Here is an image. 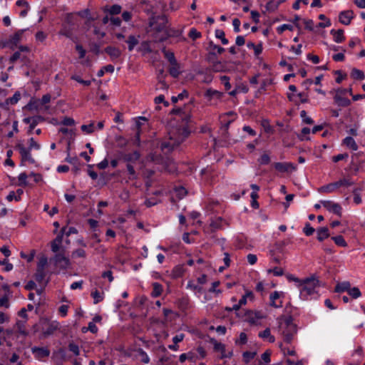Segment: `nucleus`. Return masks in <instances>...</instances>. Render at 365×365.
I'll list each match as a JSON object with an SVG mask.
<instances>
[{
  "instance_id": "44",
  "label": "nucleus",
  "mask_w": 365,
  "mask_h": 365,
  "mask_svg": "<svg viewBox=\"0 0 365 365\" xmlns=\"http://www.w3.org/2000/svg\"><path fill=\"white\" fill-rule=\"evenodd\" d=\"M222 218L220 217H218L211 221L210 227L215 231V230H219L222 227Z\"/></svg>"
},
{
  "instance_id": "1",
  "label": "nucleus",
  "mask_w": 365,
  "mask_h": 365,
  "mask_svg": "<svg viewBox=\"0 0 365 365\" xmlns=\"http://www.w3.org/2000/svg\"><path fill=\"white\" fill-rule=\"evenodd\" d=\"M170 113L178 115V120L181 119L182 120V123L180 126L181 128L178 129L179 133L178 135L174 130H172L169 133V139L160 143V148L164 153L171 152L173 150H174L175 148L180 145L189 135L190 133L189 129L187 127V123L190 119V114L187 113L181 108H173L170 111Z\"/></svg>"
},
{
  "instance_id": "38",
  "label": "nucleus",
  "mask_w": 365,
  "mask_h": 365,
  "mask_svg": "<svg viewBox=\"0 0 365 365\" xmlns=\"http://www.w3.org/2000/svg\"><path fill=\"white\" fill-rule=\"evenodd\" d=\"M46 272L45 269H36L35 273V279L38 283H43L46 277Z\"/></svg>"
},
{
  "instance_id": "20",
  "label": "nucleus",
  "mask_w": 365,
  "mask_h": 365,
  "mask_svg": "<svg viewBox=\"0 0 365 365\" xmlns=\"http://www.w3.org/2000/svg\"><path fill=\"white\" fill-rule=\"evenodd\" d=\"M330 34L333 36L334 41L336 43H341L345 41V36L343 29L334 30L331 29Z\"/></svg>"
},
{
  "instance_id": "21",
  "label": "nucleus",
  "mask_w": 365,
  "mask_h": 365,
  "mask_svg": "<svg viewBox=\"0 0 365 365\" xmlns=\"http://www.w3.org/2000/svg\"><path fill=\"white\" fill-rule=\"evenodd\" d=\"M126 169L128 173V180H126V182H128L129 181H133L138 178V174L136 173L133 165L130 163H127L126 165Z\"/></svg>"
},
{
  "instance_id": "30",
  "label": "nucleus",
  "mask_w": 365,
  "mask_h": 365,
  "mask_svg": "<svg viewBox=\"0 0 365 365\" xmlns=\"http://www.w3.org/2000/svg\"><path fill=\"white\" fill-rule=\"evenodd\" d=\"M211 71L207 68L205 69H201L197 71V74L204 75L205 78L203 79V82L206 83H209L212 81V76L211 75Z\"/></svg>"
},
{
  "instance_id": "59",
  "label": "nucleus",
  "mask_w": 365,
  "mask_h": 365,
  "mask_svg": "<svg viewBox=\"0 0 365 365\" xmlns=\"http://www.w3.org/2000/svg\"><path fill=\"white\" fill-rule=\"evenodd\" d=\"M94 123L91 122L88 125H82L81 129L82 131L86 132L88 134H91L94 131Z\"/></svg>"
},
{
  "instance_id": "56",
  "label": "nucleus",
  "mask_w": 365,
  "mask_h": 365,
  "mask_svg": "<svg viewBox=\"0 0 365 365\" xmlns=\"http://www.w3.org/2000/svg\"><path fill=\"white\" fill-rule=\"evenodd\" d=\"M121 9L122 8L120 5L113 4L109 8V9H108V11L111 15H117L121 12Z\"/></svg>"
},
{
  "instance_id": "55",
  "label": "nucleus",
  "mask_w": 365,
  "mask_h": 365,
  "mask_svg": "<svg viewBox=\"0 0 365 365\" xmlns=\"http://www.w3.org/2000/svg\"><path fill=\"white\" fill-rule=\"evenodd\" d=\"M20 99H21V93H20V92L19 91H16L12 97H10V98H7V101H9V103L11 105H15V104H16L19 102V101Z\"/></svg>"
},
{
  "instance_id": "11",
  "label": "nucleus",
  "mask_w": 365,
  "mask_h": 365,
  "mask_svg": "<svg viewBox=\"0 0 365 365\" xmlns=\"http://www.w3.org/2000/svg\"><path fill=\"white\" fill-rule=\"evenodd\" d=\"M26 29H20L17 31L14 35L11 36L5 42L4 46L9 47L14 49V47L20 42L24 32Z\"/></svg>"
},
{
  "instance_id": "27",
  "label": "nucleus",
  "mask_w": 365,
  "mask_h": 365,
  "mask_svg": "<svg viewBox=\"0 0 365 365\" xmlns=\"http://www.w3.org/2000/svg\"><path fill=\"white\" fill-rule=\"evenodd\" d=\"M125 42L128 43V51H132L134 49L135 46L138 44L139 41L135 36L130 35L125 40Z\"/></svg>"
},
{
  "instance_id": "51",
  "label": "nucleus",
  "mask_w": 365,
  "mask_h": 365,
  "mask_svg": "<svg viewBox=\"0 0 365 365\" xmlns=\"http://www.w3.org/2000/svg\"><path fill=\"white\" fill-rule=\"evenodd\" d=\"M91 296L94 299V304H98L100 302L103 301V296L98 289H96L94 292H91Z\"/></svg>"
},
{
  "instance_id": "16",
  "label": "nucleus",
  "mask_w": 365,
  "mask_h": 365,
  "mask_svg": "<svg viewBox=\"0 0 365 365\" xmlns=\"http://www.w3.org/2000/svg\"><path fill=\"white\" fill-rule=\"evenodd\" d=\"M104 51L110 56L113 61L121 56V51L117 47L109 46L105 48Z\"/></svg>"
},
{
  "instance_id": "13",
  "label": "nucleus",
  "mask_w": 365,
  "mask_h": 365,
  "mask_svg": "<svg viewBox=\"0 0 365 365\" xmlns=\"http://www.w3.org/2000/svg\"><path fill=\"white\" fill-rule=\"evenodd\" d=\"M354 14L352 10L342 11L339 14V21L341 24L348 26L354 18Z\"/></svg>"
},
{
  "instance_id": "3",
  "label": "nucleus",
  "mask_w": 365,
  "mask_h": 365,
  "mask_svg": "<svg viewBox=\"0 0 365 365\" xmlns=\"http://www.w3.org/2000/svg\"><path fill=\"white\" fill-rule=\"evenodd\" d=\"M279 329L282 331L284 341L291 344L294 335L297 332V326L293 322L292 316L281 317L278 318Z\"/></svg>"
},
{
  "instance_id": "4",
  "label": "nucleus",
  "mask_w": 365,
  "mask_h": 365,
  "mask_svg": "<svg viewBox=\"0 0 365 365\" xmlns=\"http://www.w3.org/2000/svg\"><path fill=\"white\" fill-rule=\"evenodd\" d=\"M41 145L37 143L34 138L29 139V147L26 148L22 142H19L15 145V149L19 152L21 162H29L31 164L35 163V160L32 158L31 151L32 150H40Z\"/></svg>"
},
{
  "instance_id": "8",
  "label": "nucleus",
  "mask_w": 365,
  "mask_h": 365,
  "mask_svg": "<svg viewBox=\"0 0 365 365\" xmlns=\"http://www.w3.org/2000/svg\"><path fill=\"white\" fill-rule=\"evenodd\" d=\"M211 343L213 344V349L215 351L220 352V359H230L233 356V351H227L225 349V345L222 344L221 342H218L217 340L212 339L210 340Z\"/></svg>"
},
{
  "instance_id": "40",
  "label": "nucleus",
  "mask_w": 365,
  "mask_h": 365,
  "mask_svg": "<svg viewBox=\"0 0 365 365\" xmlns=\"http://www.w3.org/2000/svg\"><path fill=\"white\" fill-rule=\"evenodd\" d=\"M163 292V286L158 282L153 283V292L152 294L153 297H159L161 295Z\"/></svg>"
},
{
  "instance_id": "45",
  "label": "nucleus",
  "mask_w": 365,
  "mask_h": 365,
  "mask_svg": "<svg viewBox=\"0 0 365 365\" xmlns=\"http://www.w3.org/2000/svg\"><path fill=\"white\" fill-rule=\"evenodd\" d=\"M165 58L169 61L170 64H175L177 61L174 53L168 51L165 48L163 49Z\"/></svg>"
},
{
  "instance_id": "19",
  "label": "nucleus",
  "mask_w": 365,
  "mask_h": 365,
  "mask_svg": "<svg viewBox=\"0 0 365 365\" xmlns=\"http://www.w3.org/2000/svg\"><path fill=\"white\" fill-rule=\"evenodd\" d=\"M280 293L277 291H274L272 292L269 296L270 299V306L274 307V308H280L282 307V302L280 301L279 303H277V300L279 299L280 297Z\"/></svg>"
},
{
  "instance_id": "43",
  "label": "nucleus",
  "mask_w": 365,
  "mask_h": 365,
  "mask_svg": "<svg viewBox=\"0 0 365 365\" xmlns=\"http://www.w3.org/2000/svg\"><path fill=\"white\" fill-rule=\"evenodd\" d=\"M359 156L363 157L364 156L363 153H355V154L352 155V156H351V164L354 167H356V170H359V166L360 165L361 163L363 161V159L358 160V158Z\"/></svg>"
},
{
  "instance_id": "25",
  "label": "nucleus",
  "mask_w": 365,
  "mask_h": 365,
  "mask_svg": "<svg viewBox=\"0 0 365 365\" xmlns=\"http://www.w3.org/2000/svg\"><path fill=\"white\" fill-rule=\"evenodd\" d=\"M336 190L335 182H331L318 188L320 193H331Z\"/></svg>"
},
{
  "instance_id": "7",
  "label": "nucleus",
  "mask_w": 365,
  "mask_h": 365,
  "mask_svg": "<svg viewBox=\"0 0 365 365\" xmlns=\"http://www.w3.org/2000/svg\"><path fill=\"white\" fill-rule=\"evenodd\" d=\"M207 61L211 63L212 65L208 68L213 72H222L225 71V65L220 61H217L216 53L214 51H210L208 53Z\"/></svg>"
},
{
  "instance_id": "14",
  "label": "nucleus",
  "mask_w": 365,
  "mask_h": 365,
  "mask_svg": "<svg viewBox=\"0 0 365 365\" xmlns=\"http://www.w3.org/2000/svg\"><path fill=\"white\" fill-rule=\"evenodd\" d=\"M64 231V230H61L56 238L51 242V249L54 253L58 252L60 250V247L63 242Z\"/></svg>"
},
{
  "instance_id": "26",
  "label": "nucleus",
  "mask_w": 365,
  "mask_h": 365,
  "mask_svg": "<svg viewBox=\"0 0 365 365\" xmlns=\"http://www.w3.org/2000/svg\"><path fill=\"white\" fill-rule=\"evenodd\" d=\"M258 336L264 339H267L270 343H273L275 341L274 336L271 334L269 328H266L263 331L259 332Z\"/></svg>"
},
{
  "instance_id": "54",
  "label": "nucleus",
  "mask_w": 365,
  "mask_h": 365,
  "mask_svg": "<svg viewBox=\"0 0 365 365\" xmlns=\"http://www.w3.org/2000/svg\"><path fill=\"white\" fill-rule=\"evenodd\" d=\"M348 294L354 299H357L361 295V291L356 287L352 288L350 287Z\"/></svg>"
},
{
  "instance_id": "49",
  "label": "nucleus",
  "mask_w": 365,
  "mask_h": 365,
  "mask_svg": "<svg viewBox=\"0 0 365 365\" xmlns=\"http://www.w3.org/2000/svg\"><path fill=\"white\" fill-rule=\"evenodd\" d=\"M71 257L73 258H86V252L83 249L79 248L73 250L71 254Z\"/></svg>"
},
{
  "instance_id": "15",
  "label": "nucleus",
  "mask_w": 365,
  "mask_h": 365,
  "mask_svg": "<svg viewBox=\"0 0 365 365\" xmlns=\"http://www.w3.org/2000/svg\"><path fill=\"white\" fill-rule=\"evenodd\" d=\"M182 31L178 29H170L160 36H155V41L163 42L165 41L169 36L179 37L182 35Z\"/></svg>"
},
{
  "instance_id": "58",
  "label": "nucleus",
  "mask_w": 365,
  "mask_h": 365,
  "mask_svg": "<svg viewBox=\"0 0 365 365\" xmlns=\"http://www.w3.org/2000/svg\"><path fill=\"white\" fill-rule=\"evenodd\" d=\"M300 116L302 119V121L307 124L312 125L314 123V120L307 115V112L303 110L300 112Z\"/></svg>"
},
{
  "instance_id": "39",
  "label": "nucleus",
  "mask_w": 365,
  "mask_h": 365,
  "mask_svg": "<svg viewBox=\"0 0 365 365\" xmlns=\"http://www.w3.org/2000/svg\"><path fill=\"white\" fill-rule=\"evenodd\" d=\"M114 71V66L111 64L106 65L103 67H102L97 73L98 77H102L105 74L106 72L107 73H113Z\"/></svg>"
},
{
  "instance_id": "31",
  "label": "nucleus",
  "mask_w": 365,
  "mask_h": 365,
  "mask_svg": "<svg viewBox=\"0 0 365 365\" xmlns=\"http://www.w3.org/2000/svg\"><path fill=\"white\" fill-rule=\"evenodd\" d=\"M138 51L141 52L143 55L150 53L152 52V49L150 48V42L147 41H143Z\"/></svg>"
},
{
  "instance_id": "18",
  "label": "nucleus",
  "mask_w": 365,
  "mask_h": 365,
  "mask_svg": "<svg viewBox=\"0 0 365 365\" xmlns=\"http://www.w3.org/2000/svg\"><path fill=\"white\" fill-rule=\"evenodd\" d=\"M335 103L340 107H347L351 105V101L345 97H343L337 93L334 97Z\"/></svg>"
},
{
  "instance_id": "24",
  "label": "nucleus",
  "mask_w": 365,
  "mask_h": 365,
  "mask_svg": "<svg viewBox=\"0 0 365 365\" xmlns=\"http://www.w3.org/2000/svg\"><path fill=\"white\" fill-rule=\"evenodd\" d=\"M317 238L319 242H322L325 239L328 238L330 235L329 229L327 227H322L319 228L317 230Z\"/></svg>"
},
{
  "instance_id": "32",
  "label": "nucleus",
  "mask_w": 365,
  "mask_h": 365,
  "mask_svg": "<svg viewBox=\"0 0 365 365\" xmlns=\"http://www.w3.org/2000/svg\"><path fill=\"white\" fill-rule=\"evenodd\" d=\"M351 77L354 80L361 81L365 78V74L363 71L354 68L351 72Z\"/></svg>"
},
{
  "instance_id": "23",
  "label": "nucleus",
  "mask_w": 365,
  "mask_h": 365,
  "mask_svg": "<svg viewBox=\"0 0 365 365\" xmlns=\"http://www.w3.org/2000/svg\"><path fill=\"white\" fill-rule=\"evenodd\" d=\"M140 154L138 151L135 150L134 152L131 153H128L124 155L123 159L125 162H127L128 163H130L131 162L134 163L136 162L140 159Z\"/></svg>"
},
{
  "instance_id": "34",
  "label": "nucleus",
  "mask_w": 365,
  "mask_h": 365,
  "mask_svg": "<svg viewBox=\"0 0 365 365\" xmlns=\"http://www.w3.org/2000/svg\"><path fill=\"white\" fill-rule=\"evenodd\" d=\"M361 189L360 187H355L352 190L353 200L356 205H360L362 202L361 197Z\"/></svg>"
},
{
  "instance_id": "36",
  "label": "nucleus",
  "mask_w": 365,
  "mask_h": 365,
  "mask_svg": "<svg viewBox=\"0 0 365 365\" xmlns=\"http://www.w3.org/2000/svg\"><path fill=\"white\" fill-rule=\"evenodd\" d=\"M279 5L277 0H270L267 3L265 9L267 11L273 12L278 9Z\"/></svg>"
},
{
  "instance_id": "12",
  "label": "nucleus",
  "mask_w": 365,
  "mask_h": 365,
  "mask_svg": "<svg viewBox=\"0 0 365 365\" xmlns=\"http://www.w3.org/2000/svg\"><path fill=\"white\" fill-rule=\"evenodd\" d=\"M31 352L38 360H42L50 355V350L47 347L34 346L31 348Z\"/></svg>"
},
{
  "instance_id": "47",
  "label": "nucleus",
  "mask_w": 365,
  "mask_h": 365,
  "mask_svg": "<svg viewBox=\"0 0 365 365\" xmlns=\"http://www.w3.org/2000/svg\"><path fill=\"white\" fill-rule=\"evenodd\" d=\"M69 150H70V148L68 146V149H67L68 155L66 158L65 161L70 164L73 165L74 166H78L79 165V159L76 156L70 157L69 156Z\"/></svg>"
},
{
  "instance_id": "52",
  "label": "nucleus",
  "mask_w": 365,
  "mask_h": 365,
  "mask_svg": "<svg viewBox=\"0 0 365 365\" xmlns=\"http://www.w3.org/2000/svg\"><path fill=\"white\" fill-rule=\"evenodd\" d=\"M255 356L256 352L255 351H245L242 354L243 360L246 364L249 363L252 359H253Z\"/></svg>"
},
{
  "instance_id": "35",
  "label": "nucleus",
  "mask_w": 365,
  "mask_h": 365,
  "mask_svg": "<svg viewBox=\"0 0 365 365\" xmlns=\"http://www.w3.org/2000/svg\"><path fill=\"white\" fill-rule=\"evenodd\" d=\"M170 65H171V66L169 68V73L173 78H178L179 76V75L180 74L179 63H178V61H176L175 64H170Z\"/></svg>"
},
{
  "instance_id": "46",
  "label": "nucleus",
  "mask_w": 365,
  "mask_h": 365,
  "mask_svg": "<svg viewBox=\"0 0 365 365\" xmlns=\"http://www.w3.org/2000/svg\"><path fill=\"white\" fill-rule=\"evenodd\" d=\"M311 132L310 128L304 127L302 129L301 133L298 135V138L300 140H308L309 138L307 136Z\"/></svg>"
},
{
  "instance_id": "60",
  "label": "nucleus",
  "mask_w": 365,
  "mask_h": 365,
  "mask_svg": "<svg viewBox=\"0 0 365 365\" xmlns=\"http://www.w3.org/2000/svg\"><path fill=\"white\" fill-rule=\"evenodd\" d=\"M315 230L313 228L309 222L305 224L304 227L303 228V232L306 236H311L314 234Z\"/></svg>"
},
{
  "instance_id": "17",
  "label": "nucleus",
  "mask_w": 365,
  "mask_h": 365,
  "mask_svg": "<svg viewBox=\"0 0 365 365\" xmlns=\"http://www.w3.org/2000/svg\"><path fill=\"white\" fill-rule=\"evenodd\" d=\"M334 182L336 190L347 188L354 185V181L351 178H342Z\"/></svg>"
},
{
  "instance_id": "10",
  "label": "nucleus",
  "mask_w": 365,
  "mask_h": 365,
  "mask_svg": "<svg viewBox=\"0 0 365 365\" xmlns=\"http://www.w3.org/2000/svg\"><path fill=\"white\" fill-rule=\"evenodd\" d=\"M273 166L276 170L279 173H292L297 170V165L293 163L284 162V163H274Z\"/></svg>"
},
{
  "instance_id": "61",
  "label": "nucleus",
  "mask_w": 365,
  "mask_h": 365,
  "mask_svg": "<svg viewBox=\"0 0 365 365\" xmlns=\"http://www.w3.org/2000/svg\"><path fill=\"white\" fill-rule=\"evenodd\" d=\"M65 230L63 232V235H66L67 237L70 236L72 234H76L78 232V230L74 227H63L61 230Z\"/></svg>"
},
{
  "instance_id": "37",
  "label": "nucleus",
  "mask_w": 365,
  "mask_h": 365,
  "mask_svg": "<svg viewBox=\"0 0 365 365\" xmlns=\"http://www.w3.org/2000/svg\"><path fill=\"white\" fill-rule=\"evenodd\" d=\"M43 117L41 115H36L34 117V119L31 123L29 125L28 133H31L32 130L35 128V127L40 123L43 121Z\"/></svg>"
},
{
  "instance_id": "28",
  "label": "nucleus",
  "mask_w": 365,
  "mask_h": 365,
  "mask_svg": "<svg viewBox=\"0 0 365 365\" xmlns=\"http://www.w3.org/2000/svg\"><path fill=\"white\" fill-rule=\"evenodd\" d=\"M350 287L351 284L349 282H343L341 283H338L334 288V292L338 293L344 292H349Z\"/></svg>"
},
{
  "instance_id": "48",
  "label": "nucleus",
  "mask_w": 365,
  "mask_h": 365,
  "mask_svg": "<svg viewBox=\"0 0 365 365\" xmlns=\"http://www.w3.org/2000/svg\"><path fill=\"white\" fill-rule=\"evenodd\" d=\"M138 353L140 357V361L144 364H148L150 362V358L147 353L141 348L138 349Z\"/></svg>"
},
{
  "instance_id": "5",
  "label": "nucleus",
  "mask_w": 365,
  "mask_h": 365,
  "mask_svg": "<svg viewBox=\"0 0 365 365\" xmlns=\"http://www.w3.org/2000/svg\"><path fill=\"white\" fill-rule=\"evenodd\" d=\"M167 21L165 15L154 16L150 19L149 26L152 31H153V36L155 39V36H160L167 32L165 29Z\"/></svg>"
},
{
  "instance_id": "9",
  "label": "nucleus",
  "mask_w": 365,
  "mask_h": 365,
  "mask_svg": "<svg viewBox=\"0 0 365 365\" xmlns=\"http://www.w3.org/2000/svg\"><path fill=\"white\" fill-rule=\"evenodd\" d=\"M320 202L329 212H333L339 217H341L342 207L339 203L331 200H321Z\"/></svg>"
},
{
  "instance_id": "42",
  "label": "nucleus",
  "mask_w": 365,
  "mask_h": 365,
  "mask_svg": "<svg viewBox=\"0 0 365 365\" xmlns=\"http://www.w3.org/2000/svg\"><path fill=\"white\" fill-rule=\"evenodd\" d=\"M331 240L335 242V244L339 247H346L347 246V243L345 241L344 238L341 235H337L331 237Z\"/></svg>"
},
{
  "instance_id": "63",
  "label": "nucleus",
  "mask_w": 365,
  "mask_h": 365,
  "mask_svg": "<svg viewBox=\"0 0 365 365\" xmlns=\"http://www.w3.org/2000/svg\"><path fill=\"white\" fill-rule=\"evenodd\" d=\"M247 342V334L244 332H241L240 334L239 339L235 341L236 344L242 345L245 344Z\"/></svg>"
},
{
  "instance_id": "64",
  "label": "nucleus",
  "mask_w": 365,
  "mask_h": 365,
  "mask_svg": "<svg viewBox=\"0 0 365 365\" xmlns=\"http://www.w3.org/2000/svg\"><path fill=\"white\" fill-rule=\"evenodd\" d=\"M48 259L46 257H41L37 264V269H45V267L47 265Z\"/></svg>"
},
{
  "instance_id": "33",
  "label": "nucleus",
  "mask_w": 365,
  "mask_h": 365,
  "mask_svg": "<svg viewBox=\"0 0 365 365\" xmlns=\"http://www.w3.org/2000/svg\"><path fill=\"white\" fill-rule=\"evenodd\" d=\"M205 96L209 99L212 98H216L217 99H220L222 96V93L217 90L209 88L206 91Z\"/></svg>"
},
{
  "instance_id": "53",
  "label": "nucleus",
  "mask_w": 365,
  "mask_h": 365,
  "mask_svg": "<svg viewBox=\"0 0 365 365\" xmlns=\"http://www.w3.org/2000/svg\"><path fill=\"white\" fill-rule=\"evenodd\" d=\"M188 36L195 41L197 38H200L202 36V34L195 28H192L189 31Z\"/></svg>"
},
{
  "instance_id": "22",
  "label": "nucleus",
  "mask_w": 365,
  "mask_h": 365,
  "mask_svg": "<svg viewBox=\"0 0 365 365\" xmlns=\"http://www.w3.org/2000/svg\"><path fill=\"white\" fill-rule=\"evenodd\" d=\"M185 268L182 264H178L173 269L170 276L173 279H178L182 277L185 273Z\"/></svg>"
},
{
  "instance_id": "62",
  "label": "nucleus",
  "mask_w": 365,
  "mask_h": 365,
  "mask_svg": "<svg viewBox=\"0 0 365 365\" xmlns=\"http://www.w3.org/2000/svg\"><path fill=\"white\" fill-rule=\"evenodd\" d=\"M258 162L260 165H268L270 163L269 155L267 153L262 154L258 159Z\"/></svg>"
},
{
  "instance_id": "2",
  "label": "nucleus",
  "mask_w": 365,
  "mask_h": 365,
  "mask_svg": "<svg viewBox=\"0 0 365 365\" xmlns=\"http://www.w3.org/2000/svg\"><path fill=\"white\" fill-rule=\"evenodd\" d=\"M300 288V298L303 300L317 299L319 297L317 289L319 281L314 277H307L297 285Z\"/></svg>"
},
{
  "instance_id": "29",
  "label": "nucleus",
  "mask_w": 365,
  "mask_h": 365,
  "mask_svg": "<svg viewBox=\"0 0 365 365\" xmlns=\"http://www.w3.org/2000/svg\"><path fill=\"white\" fill-rule=\"evenodd\" d=\"M343 143L346 147L351 149L352 150H357L358 149V145L355 142L354 139L351 136L346 137L344 139Z\"/></svg>"
},
{
  "instance_id": "57",
  "label": "nucleus",
  "mask_w": 365,
  "mask_h": 365,
  "mask_svg": "<svg viewBox=\"0 0 365 365\" xmlns=\"http://www.w3.org/2000/svg\"><path fill=\"white\" fill-rule=\"evenodd\" d=\"M27 178L28 175L26 173H21L18 176L19 180V186H26L27 185Z\"/></svg>"
},
{
  "instance_id": "6",
  "label": "nucleus",
  "mask_w": 365,
  "mask_h": 365,
  "mask_svg": "<svg viewBox=\"0 0 365 365\" xmlns=\"http://www.w3.org/2000/svg\"><path fill=\"white\" fill-rule=\"evenodd\" d=\"M64 250L62 252L55 253V255L51 259L55 267L61 270H66L71 267L70 259L64 255Z\"/></svg>"
},
{
  "instance_id": "41",
  "label": "nucleus",
  "mask_w": 365,
  "mask_h": 365,
  "mask_svg": "<svg viewBox=\"0 0 365 365\" xmlns=\"http://www.w3.org/2000/svg\"><path fill=\"white\" fill-rule=\"evenodd\" d=\"M187 289H190L194 291L195 293H202V287L197 284H195L193 281L190 280L187 282Z\"/></svg>"
},
{
  "instance_id": "50",
  "label": "nucleus",
  "mask_w": 365,
  "mask_h": 365,
  "mask_svg": "<svg viewBox=\"0 0 365 365\" xmlns=\"http://www.w3.org/2000/svg\"><path fill=\"white\" fill-rule=\"evenodd\" d=\"M262 126L264 128V131L267 133H274V128L270 125L269 121L267 119H264L262 121Z\"/></svg>"
}]
</instances>
